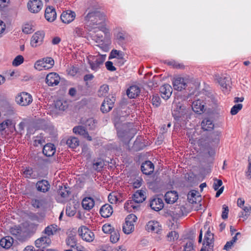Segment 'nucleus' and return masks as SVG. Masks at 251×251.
<instances>
[{"mask_svg":"<svg viewBox=\"0 0 251 251\" xmlns=\"http://www.w3.org/2000/svg\"><path fill=\"white\" fill-rule=\"evenodd\" d=\"M54 108L56 110L64 111L68 107V102L62 100H57L54 103Z\"/></svg>","mask_w":251,"mask_h":251,"instance_id":"e433bc0d","label":"nucleus"},{"mask_svg":"<svg viewBox=\"0 0 251 251\" xmlns=\"http://www.w3.org/2000/svg\"><path fill=\"white\" fill-rule=\"evenodd\" d=\"M44 34L43 32L38 31L34 33L32 37L30 44L33 47H36L42 44Z\"/></svg>","mask_w":251,"mask_h":251,"instance_id":"f3484780","label":"nucleus"},{"mask_svg":"<svg viewBox=\"0 0 251 251\" xmlns=\"http://www.w3.org/2000/svg\"><path fill=\"white\" fill-rule=\"evenodd\" d=\"M34 30L32 29V26L28 24L25 25L23 28V31L26 34H30L33 32Z\"/></svg>","mask_w":251,"mask_h":251,"instance_id":"e2e57ef3","label":"nucleus"},{"mask_svg":"<svg viewBox=\"0 0 251 251\" xmlns=\"http://www.w3.org/2000/svg\"><path fill=\"white\" fill-rule=\"evenodd\" d=\"M146 229L148 231H153L159 234L161 230V226L157 222L151 221L147 224Z\"/></svg>","mask_w":251,"mask_h":251,"instance_id":"a878e982","label":"nucleus"},{"mask_svg":"<svg viewBox=\"0 0 251 251\" xmlns=\"http://www.w3.org/2000/svg\"><path fill=\"white\" fill-rule=\"evenodd\" d=\"M146 198V192L143 190H137L133 195L132 200H129L125 204L124 208L128 210L132 207L133 209H138L139 203L143 202Z\"/></svg>","mask_w":251,"mask_h":251,"instance_id":"f03ea898","label":"nucleus"},{"mask_svg":"<svg viewBox=\"0 0 251 251\" xmlns=\"http://www.w3.org/2000/svg\"><path fill=\"white\" fill-rule=\"evenodd\" d=\"M45 17L50 22H52L55 20L56 13L53 7L49 6L46 8L45 12Z\"/></svg>","mask_w":251,"mask_h":251,"instance_id":"6ab92c4d","label":"nucleus"},{"mask_svg":"<svg viewBox=\"0 0 251 251\" xmlns=\"http://www.w3.org/2000/svg\"><path fill=\"white\" fill-rule=\"evenodd\" d=\"M60 80V77L58 74L52 72L48 74L46 77V82L49 86L57 85Z\"/></svg>","mask_w":251,"mask_h":251,"instance_id":"9d476101","label":"nucleus"},{"mask_svg":"<svg viewBox=\"0 0 251 251\" xmlns=\"http://www.w3.org/2000/svg\"><path fill=\"white\" fill-rule=\"evenodd\" d=\"M102 230L104 233H110L112 231V228L110 224H105L102 226Z\"/></svg>","mask_w":251,"mask_h":251,"instance_id":"69168bd1","label":"nucleus"},{"mask_svg":"<svg viewBox=\"0 0 251 251\" xmlns=\"http://www.w3.org/2000/svg\"><path fill=\"white\" fill-rule=\"evenodd\" d=\"M187 110L184 105L178 103L176 104V107L172 112L174 119L178 122L181 123L184 121Z\"/></svg>","mask_w":251,"mask_h":251,"instance_id":"7ed1b4c3","label":"nucleus"},{"mask_svg":"<svg viewBox=\"0 0 251 251\" xmlns=\"http://www.w3.org/2000/svg\"><path fill=\"white\" fill-rule=\"evenodd\" d=\"M173 87L175 90L181 91L187 86L186 80L182 77H177L173 81Z\"/></svg>","mask_w":251,"mask_h":251,"instance_id":"b1692460","label":"nucleus"},{"mask_svg":"<svg viewBox=\"0 0 251 251\" xmlns=\"http://www.w3.org/2000/svg\"><path fill=\"white\" fill-rule=\"evenodd\" d=\"M229 209L227 206L224 204L223 205V211L222 214V218L224 220H226L228 218V213Z\"/></svg>","mask_w":251,"mask_h":251,"instance_id":"052dcab7","label":"nucleus"},{"mask_svg":"<svg viewBox=\"0 0 251 251\" xmlns=\"http://www.w3.org/2000/svg\"><path fill=\"white\" fill-rule=\"evenodd\" d=\"M75 35L78 37L82 36L84 34V31L83 29L79 27H76L74 30Z\"/></svg>","mask_w":251,"mask_h":251,"instance_id":"774afa93","label":"nucleus"},{"mask_svg":"<svg viewBox=\"0 0 251 251\" xmlns=\"http://www.w3.org/2000/svg\"><path fill=\"white\" fill-rule=\"evenodd\" d=\"M119 197L120 196L116 193H110L108 197V201L111 203H116L118 201L121 202L122 200H120Z\"/></svg>","mask_w":251,"mask_h":251,"instance_id":"49530a36","label":"nucleus"},{"mask_svg":"<svg viewBox=\"0 0 251 251\" xmlns=\"http://www.w3.org/2000/svg\"><path fill=\"white\" fill-rule=\"evenodd\" d=\"M60 230V228L56 225L52 224L47 226L43 232L46 235V236L50 237V236L56 234Z\"/></svg>","mask_w":251,"mask_h":251,"instance_id":"bb28decb","label":"nucleus"},{"mask_svg":"<svg viewBox=\"0 0 251 251\" xmlns=\"http://www.w3.org/2000/svg\"><path fill=\"white\" fill-rule=\"evenodd\" d=\"M140 92V88L136 85L130 86L127 90V96L131 98H135L137 97Z\"/></svg>","mask_w":251,"mask_h":251,"instance_id":"2f4dec72","label":"nucleus"},{"mask_svg":"<svg viewBox=\"0 0 251 251\" xmlns=\"http://www.w3.org/2000/svg\"><path fill=\"white\" fill-rule=\"evenodd\" d=\"M35 186L38 191L43 193L49 191L50 188L49 182L45 179L38 181Z\"/></svg>","mask_w":251,"mask_h":251,"instance_id":"a211bd4d","label":"nucleus"},{"mask_svg":"<svg viewBox=\"0 0 251 251\" xmlns=\"http://www.w3.org/2000/svg\"><path fill=\"white\" fill-rule=\"evenodd\" d=\"M137 218V217L133 214H129L127 216L126 219V222L128 224H134L135 222H136Z\"/></svg>","mask_w":251,"mask_h":251,"instance_id":"864d4df0","label":"nucleus"},{"mask_svg":"<svg viewBox=\"0 0 251 251\" xmlns=\"http://www.w3.org/2000/svg\"><path fill=\"white\" fill-rule=\"evenodd\" d=\"M160 92L162 98L167 100L172 94V88L169 84H165L160 87Z\"/></svg>","mask_w":251,"mask_h":251,"instance_id":"4be33fe9","label":"nucleus"},{"mask_svg":"<svg viewBox=\"0 0 251 251\" xmlns=\"http://www.w3.org/2000/svg\"><path fill=\"white\" fill-rule=\"evenodd\" d=\"M231 78L229 75L224 76L221 77V87L225 94H229L231 88Z\"/></svg>","mask_w":251,"mask_h":251,"instance_id":"f8f14e48","label":"nucleus"},{"mask_svg":"<svg viewBox=\"0 0 251 251\" xmlns=\"http://www.w3.org/2000/svg\"><path fill=\"white\" fill-rule=\"evenodd\" d=\"M201 125L202 129L205 131H211L214 127L212 121L208 118L203 119L201 122Z\"/></svg>","mask_w":251,"mask_h":251,"instance_id":"c9c22d12","label":"nucleus"},{"mask_svg":"<svg viewBox=\"0 0 251 251\" xmlns=\"http://www.w3.org/2000/svg\"><path fill=\"white\" fill-rule=\"evenodd\" d=\"M132 126L130 124H124L123 128L122 129L118 130V135L122 140H130L132 138V134L130 132H133L135 131V129L132 128H130L129 127Z\"/></svg>","mask_w":251,"mask_h":251,"instance_id":"39448f33","label":"nucleus"},{"mask_svg":"<svg viewBox=\"0 0 251 251\" xmlns=\"http://www.w3.org/2000/svg\"><path fill=\"white\" fill-rule=\"evenodd\" d=\"M43 200H37V199H33L31 201V204L32 205L36 208H39L42 207L43 205Z\"/></svg>","mask_w":251,"mask_h":251,"instance_id":"3c124183","label":"nucleus"},{"mask_svg":"<svg viewBox=\"0 0 251 251\" xmlns=\"http://www.w3.org/2000/svg\"><path fill=\"white\" fill-rule=\"evenodd\" d=\"M193 110L196 113L201 114L203 112L204 105L202 104L200 100H198L193 101L191 104Z\"/></svg>","mask_w":251,"mask_h":251,"instance_id":"473e14b6","label":"nucleus"},{"mask_svg":"<svg viewBox=\"0 0 251 251\" xmlns=\"http://www.w3.org/2000/svg\"><path fill=\"white\" fill-rule=\"evenodd\" d=\"M214 180V182L213 187L215 190H217L216 197H219L220 196V189L218 190V188L220 187V179L215 178Z\"/></svg>","mask_w":251,"mask_h":251,"instance_id":"5fc2aeb1","label":"nucleus"},{"mask_svg":"<svg viewBox=\"0 0 251 251\" xmlns=\"http://www.w3.org/2000/svg\"><path fill=\"white\" fill-rule=\"evenodd\" d=\"M104 165V162L103 160L100 158L95 160L93 162V168L97 172H100Z\"/></svg>","mask_w":251,"mask_h":251,"instance_id":"a19ab883","label":"nucleus"},{"mask_svg":"<svg viewBox=\"0 0 251 251\" xmlns=\"http://www.w3.org/2000/svg\"><path fill=\"white\" fill-rule=\"evenodd\" d=\"M115 99L113 97L111 99L106 97L103 100L100 107L102 113H107L110 111L114 106Z\"/></svg>","mask_w":251,"mask_h":251,"instance_id":"ddd939ff","label":"nucleus"},{"mask_svg":"<svg viewBox=\"0 0 251 251\" xmlns=\"http://www.w3.org/2000/svg\"><path fill=\"white\" fill-rule=\"evenodd\" d=\"M123 57L124 53L123 52L116 50H113L110 53L109 59L111 58H117L119 59L123 60Z\"/></svg>","mask_w":251,"mask_h":251,"instance_id":"a18cd8bd","label":"nucleus"},{"mask_svg":"<svg viewBox=\"0 0 251 251\" xmlns=\"http://www.w3.org/2000/svg\"><path fill=\"white\" fill-rule=\"evenodd\" d=\"M54 63V60L51 57L44 58L35 63V68L39 70H41L43 68L48 69L53 66Z\"/></svg>","mask_w":251,"mask_h":251,"instance_id":"0eeeda50","label":"nucleus"},{"mask_svg":"<svg viewBox=\"0 0 251 251\" xmlns=\"http://www.w3.org/2000/svg\"><path fill=\"white\" fill-rule=\"evenodd\" d=\"M88 36L96 43H100L103 41V35L99 27L88 28Z\"/></svg>","mask_w":251,"mask_h":251,"instance_id":"1a4fd4ad","label":"nucleus"},{"mask_svg":"<svg viewBox=\"0 0 251 251\" xmlns=\"http://www.w3.org/2000/svg\"><path fill=\"white\" fill-rule=\"evenodd\" d=\"M169 214L174 218H178L183 214L182 208L180 206L173 207L169 211Z\"/></svg>","mask_w":251,"mask_h":251,"instance_id":"72a5a7b5","label":"nucleus"},{"mask_svg":"<svg viewBox=\"0 0 251 251\" xmlns=\"http://www.w3.org/2000/svg\"><path fill=\"white\" fill-rule=\"evenodd\" d=\"M11 240H12V238H10L9 237L3 238L0 241V245L3 248L9 249L12 245Z\"/></svg>","mask_w":251,"mask_h":251,"instance_id":"ea45409f","label":"nucleus"},{"mask_svg":"<svg viewBox=\"0 0 251 251\" xmlns=\"http://www.w3.org/2000/svg\"><path fill=\"white\" fill-rule=\"evenodd\" d=\"M33 173V170L30 168H26L25 169H24V170L23 171L24 175L27 178L32 177Z\"/></svg>","mask_w":251,"mask_h":251,"instance_id":"bf43d9fd","label":"nucleus"},{"mask_svg":"<svg viewBox=\"0 0 251 251\" xmlns=\"http://www.w3.org/2000/svg\"><path fill=\"white\" fill-rule=\"evenodd\" d=\"M104 20V15L98 11H89L85 17L87 29L100 24Z\"/></svg>","mask_w":251,"mask_h":251,"instance_id":"f257e3e1","label":"nucleus"},{"mask_svg":"<svg viewBox=\"0 0 251 251\" xmlns=\"http://www.w3.org/2000/svg\"><path fill=\"white\" fill-rule=\"evenodd\" d=\"M105 66L109 71H114L116 70V68L113 65V63L111 61H107L105 63Z\"/></svg>","mask_w":251,"mask_h":251,"instance_id":"338daca9","label":"nucleus"},{"mask_svg":"<svg viewBox=\"0 0 251 251\" xmlns=\"http://www.w3.org/2000/svg\"><path fill=\"white\" fill-rule=\"evenodd\" d=\"M243 105L242 104H237L234 105L231 109L230 114L232 115H235L238 113V112L242 109Z\"/></svg>","mask_w":251,"mask_h":251,"instance_id":"8fccbe9b","label":"nucleus"},{"mask_svg":"<svg viewBox=\"0 0 251 251\" xmlns=\"http://www.w3.org/2000/svg\"><path fill=\"white\" fill-rule=\"evenodd\" d=\"M75 14L71 10L64 11L60 16L62 22L65 24H69L75 19Z\"/></svg>","mask_w":251,"mask_h":251,"instance_id":"2eb2a0df","label":"nucleus"},{"mask_svg":"<svg viewBox=\"0 0 251 251\" xmlns=\"http://www.w3.org/2000/svg\"><path fill=\"white\" fill-rule=\"evenodd\" d=\"M12 125V122L10 120H7L0 124V130L3 131L6 127Z\"/></svg>","mask_w":251,"mask_h":251,"instance_id":"13d9d810","label":"nucleus"},{"mask_svg":"<svg viewBox=\"0 0 251 251\" xmlns=\"http://www.w3.org/2000/svg\"><path fill=\"white\" fill-rule=\"evenodd\" d=\"M66 144L69 147L74 149L78 146L79 141L78 138L76 137H70L67 139Z\"/></svg>","mask_w":251,"mask_h":251,"instance_id":"58836bf2","label":"nucleus"},{"mask_svg":"<svg viewBox=\"0 0 251 251\" xmlns=\"http://www.w3.org/2000/svg\"><path fill=\"white\" fill-rule=\"evenodd\" d=\"M166 237L168 241L170 242H174L178 239L179 235L176 231H171L168 233Z\"/></svg>","mask_w":251,"mask_h":251,"instance_id":"37998d69","label":"nucleus"},{"mask_svg":"<svg viewBox=\"0 0 251 251\" xmlns=\"http://www.w3.org/2000/svg\"><path fill=\"white\" fill-rule=\"evenodd\" d=\"M187 199L190 203L193 204L197 202H201V198L198 191L192 190L188 194Z\"/></svg>","mask_w":251,"mask_h":251,"instance_id":"aec40b11","label":"nucleus"},{"mask_svg":"<svg viewBox=\"0 0 251 251\" xmlns=\"http://www.w3.org/2000/svg\"><path fill=\"white\" fill-rule=\"evenodd\" d=\"M184 251H194L193 244L192 241L186 243L184 246Z\"/></svg>","mask_w":251,"mask_h":251,"instance_id":"0e129e2a","label":"nucleus"},{"mask_svg":"<svg viewBox=\"0 0 251 251\" xmlns=\"http://www.w3.org/2000/svg\"><path fill=\"white\" fill-rule=\"evenodd\" d=\"M81 204L84 209L90 210L94 207L95 201L92 198L86 197L82 200Z\"/></svg>","mask_w":251,"mask_h":251,"instance_id":"7c9ffc66","label":"nucleus"},{"mask_svg":"<svg viewBox=\"0 0 251 251\" xmlns=\"http://www.w3.org/2000/svg\"><path fill=\"white\" fill-rule=\"evenodd\" d=\"M10 232L19 240H23L20 235L22 232V229L20 227L15 226L14 227H11L10 228Z\"/></svg>","mask_w":251,"mask_h":251,"instance_id":"79ce46f5","label":"nucleus"},{"mask_svg":"<svg viewBox=\"0 0 251 251\" xmlns=\"http://www.w3.org/2000/svg\"><path fill=\"white\" fill-rule=\"evenodd\" d=\"M100 213L101 216L104 218L110 217L113 213V208L109 204H105L101 206Z\"/></svg>","mask_w":251,"mask_h":251,"instance_id":"cd10ccee","label":"nucleus"},{"mask_svg":"<svg viewBox=\"0 0 251 251\" xmlns=\"http://www.w3.org/2000/svg\"><path fill=\"white\" fill-rule=\"evenodd\" d=\"M110 240L111 242L115 243L117 242L120 238V234L118 231H112L111 233Z\"/></svg>","mask_w":251,"mask_h":251,"instance_id":"09e8293b","label":"nucleus"},{"mask_svg":"<svg viewBox=\"0 0 251 251\" xmlns=\"http://www.w3.org/2000/svg\"><path fill=\"white\" fill-rule=\"evenodd\" d=\"M24 61V57L23 56L18 55L13 61L12 64L13 66H17L22 64Z\"/></svg>","mask_w":251,"mask_h":251,"instance_id":"6e6d98bb","label":"nucleus"},{"mask_svg":"<svg viewBox=\"0 0 251 251\" xmlns=\"http://www.w3.org/2000/svg\"><path fill=\"white\" fill-rule=\"evenodd\" d=\"M86 127L90 130H93L96 127L95 121L92 118L87 119L84 123Z\"/></svg>","mask_w":251,"mask_h":251,"instance_id":"de8ad7c7","label":"nucleus"},{"mask_svg":"<svg viewBox=\"0 0 251 251\" xmlns=\"http://www.w3.org/2000/svg\"><path fill=\"white\" fill-rule=\"evenodd\" d=\"M141 168L143 174L150 175L154 171V165L151 161H146L142 163Z\"/></svg>","mask_w":251,"mask_h":251,"instance_id":"393cba45","label":"nucleus"},{"mask_svg":"<svg viewBox=\"0 0 251 251\" xmlns=\"http://www.w3.org/2000/svg\"><path fill=\"white\" fill-rule=\"evenodd\" d=\"M134 229V225L132 224H128L125 222V225L123 226V230L126 234H128L131 233Z\"/></svg>","mask_w":251,"mask_h":251,"instance_id":"c03bdc74","label":"nucleus"},{"mask_svg":"<svg viewBox=\"0 0 251 251\" xmlns=\"http://www.w3.org/2000/svg\"><path fill=\"white\" fill-rule=\"evenodd\" d=\"M150 206L152 209L158 211L163 208L164 203L161 199L154 198L151 200Z\"/></svg>","mask_w":251,"mask_h":251,"instance_id":"4468645a","label":"nucleus"},{"mask_svg":"<svg viewBox=\"0 0 251 251\" xmlns=\"http://www.w3.org/2000/svg\"><path fill=\"white\" fill-rule=\"evenodd\" d=\"M109 87L107 85H103L100 86L99 90V95L100 96H104L108 92Z\"/></svg>","mask_w":251,"mask_h":251,"instance_id":"603ef678","label":"nucleus"},{"mask_svg":"<svg viewBox=\"0 0 251 251\" xmlns=\"http://www.w3.org/2000/svg\"><path fill=\"white\" fill-rule=\"evenodd\" d=\"M58 195L63 198H67L69 196L71 193L70 188L65 185L59 186V188L57 191Z\"/></svg>","mask_w":251,"mask_h":251,"instance_id":"4c0bfd02","label":"nucleus"},{"mask_svg":"<svg viewBox=\"0 0 251 251\" xmlns=\"http://www.w3.org/2000/svg\"><path fill=\"white\" fill-rule=\"evenodd\" d=\"M165 200L167 203H173L178 199L177 193L175 191L167 192L165 195Z\"/></svg>","mask_w":251,"mask_h":251,"instance_id":"c85d7f7f","label":"nucleus"},{"mask_svg":"<svg viewBox=\"0 0 251 251\" xmlns=\"http://www.w3.org/2000/svg\"><path fill=\"white\" fill-rule=\"evenodd\" d=\"M152 104L155 107H158L160 104V99L157 95H153L151 99Z\"/></svg>","mask_w":251,"mask_h":251,"instance_id":"4d7b16f0","label":"nucleus"},{"mask_svg":"<svg viewBox=\"0 0 251 251\" xmlns=\"http://www.w3.org/2000/svg\"><path fill=\"white\" fill-rule=\"evenodd\" d=\"M213 240H214V234L209 230H207L206 234L204 236V243L203 246H204L205 244L206 246H208L207 251H211V250L213 247Z\"/></svg>","mask_w":251,"mask_h":251,"instance_id":"412c9836","label":"nucleus"},{"mask_svg":"<svg viewBox=\"0 0 251 251\" xmlns=\"http://www.w3.org/2000/svg\"><path fill=\"white\" fill-rule=\"evenodd\" d=\"M78 71L77 67L72 66L67 70L68 74L71 76H75Z\"/></svg>","mask_w":251,"mask_h":251,"instance_id":"680f3d73","label":"nucleus"},{"mask_svg":"<svg viewBox=\"0 0 251 251\" xmlns=\"http://www.w3.org/2000/svg\"><path fill=\"white\" fill-rule=\"evenodd\" d=\"M51 243V240L48 236H43L37 239L35 241L36 247L44 249L49 246Z\"/></svg>","mask_w":251,"mask_h":251,"instance_id":"dca6fc26","label":"nucleus"},{"mask_svg":"<svg viewBox=\"0 0 251 251\" xmlns=\"http://www.w3.org/2000/svg\"><path fill=\"white\" fill-rule=\"evenodd\" d=\"M66 242L67 245L71 247V248H77L76 247L77 239L76 238V235L72 232L68 235L67 238L66 239Z\"/></svg>","mask_w":251,"mask_h":251,"instance_id":"f704fd0d","label":"nucleus"},{"mask_svg":"<svg viewBox=\"0 0 251 251\" xmlns=\"http://www.w3.org/2000/svg\"><path fill=\"white\" fill-rule=\"evenodd\" d=\"M16 101L22 106H27L32 102V98L28 93L22 92L16 96Z\"/></svg>","mask_w":251,"mask_h":251,"instance_id":"6e6552de","label":"nucleus"},{"mask_svg":"<svg viewBox=\"0 0 251 251\" xmlns=\"http://www.w3.org/2000/svg\"><path fill=\"white\" fill-rule=\"evenodd\" d=\"M56 150L53 144L48 143L44 146L43 149V153L46 156L50 157L54 155Z\"/></svg>","mask_w":251,"mask_h":251,"instance_id":"c756f323","label":"nucleus"},{"mask_svg":"<svg viewBox=\"0 0 251 251\" xmlns=\"http://www.w3.org/2000/svg\"><path fill=\"white\" fill-rule=\"evenodd\" d=\"M105 57V55H100L99 54L97 56H89L88 63L91 69L94 71H97L99 69L100 66L103 63Z\"/></svg>","mask_w":251,"mask_h":251,"instance_id":"20e7f679","label":"nucleus"},{"mask_svg":"<svg viewBox=\"0 0 251 251\" xmlns=\"http://www.w3.org/2000/svg\"><path fill=\"white\" fill-rule=\"evenodd\" d=\"M73 132L75 134H78L86 138L88 141H92V137L89 136L88 131L85 127L83 126H75L73 128Z\"/></svg>","mask_w":251,"mask_h":251,"instance_id":"5701e85b","label":"nucleus"},{"mask_svg":"<svg viewBox=\"0 0 251 251\" xmlns=\"http://www.w3.org/2000/svg\"><path fill=\"white\" fill-rule=\"evenodd\" d=\"M43 3L40 0H30L27 3V7L30 12L36 13L42 9Z\"/></svg>","mask_w":251,"mask_h":251,"instance_id":"9b49d317","label":"nucleus"},{"mask_svg":"<svg viewBox=\"0 0 251 251\" xmlns=\"http://www.w3.org/2000/svg\"><path fill=\"white\" fill-rule=\"evenodd\" d=\"M78 231L81 238L86 242H90L94 240V233L85 226H82L78 228Z\"/></svg>","mask_w":251,"mask_h":251,"instance_id":"423d86ee","label":"nucleus"}]
</instances>
